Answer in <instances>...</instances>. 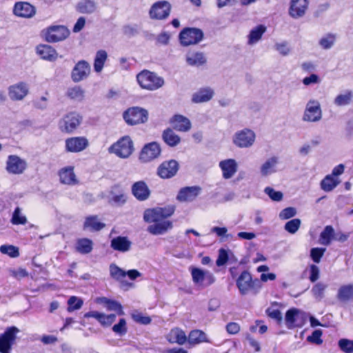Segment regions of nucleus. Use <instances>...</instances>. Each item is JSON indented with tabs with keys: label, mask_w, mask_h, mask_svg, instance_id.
Wrapping results in <instances>:
<instances>
[{
	"label": "nucleus",
	"mask_w": 353,
	"mask_h": 353,
	"mask_svg": "<svg viewBox=\"0 0 353 353\" xmlns=\"http://www.w3.org/2000/svg\"><path fill=\"white\" fill-rule=\"evenodd\" d=\"M176 211L174 205L146 209L143 212V220L150 223L147 231L152 235H161L173 228V223L168 220Z\"/></svg>",
	"instance_id": "obj_1"
},
{
	"label": "nucleus",
	"mask_w": 353,
	"mask_h": 353,
	"mask_svg": "<svg viewBox=\"0 0 353 353\" xmlns=\"http://www.w3.org/2000/svg\"><path fill=\"white\" fill-rule=\"evenodd\" d=\"M137 81L143 89L153 91L161 88L164 84L162 77L148 70H143L137 74Z\"/></svg>",
	"instance_id": "obj_2"
},
{
	"label": "nucleus",
	"mask_w": 353,
	"mask_h": 353,
	"mask_svg": "<svg viewBox=\"0 0 353 353\" xmlns=\"http://www.w3.org/2000/svg\"><path fill=\"white\" fill-rule=\"evenodd\" d=\"M82 122V117L77 112L64 114L58 122L59 130L65 134L74 132Z\"/></svg>",
	"instance_id": "obj_3"
},
{
	"label": "nucleus",
	"mask_w": 353,
	"mask_h": 353,
	"mask_svg": "<svg viewBox=\"0 0 353 353\" xmlns=\"http://www.w3.org/2000/svg\"><path fill=\"white\" fill-rule=\"evenodd\" d=\"M110 153H113L118 157L125 159L129 157L134 151V144L130 136L121 137L108 149Z\"/></svg>",
	"instance_id": "obj_4"
},
{
	"label": "nucleus",
	"mask_w": 353,
	"mask_h": 353,
	"mask_svg": "<svg viewBox=\"0 0 353 353\" xmlns=\"http://www.w3.org/2000/svg\"><path fill=\"white\" fill-rule=\"evenodd\" d=\"M236 285L241 295H245L251 291H257L260 288L258 279H253L248 270H243L236 280Z\"/></svg>",
	"instance_id": "obj_5"
},
{
	"label": "nucleus",
	"mask_w": 353,
	"mask_h": 353,
	"mask_svg": "<svg viewBox=\"0 0 353 353\" xmlns=\"http://www.w3.org/2000/svg\"><path fill=\"white\" fill-rule=\"evenodd\" d=\"M123 118L129 125L145 123L148 119V111L140 107H131L123 113Z\"/></svg>",
	"instance_id": "obj_6"
},
{
	"label": "nucleus",
	"mask_w": 353,
	"mask_h": 353,
	"mask_svg": "<svg viewBox=\"0 0 353 353\" xmlns=\"http://www.w3.org/2000/svg\"><path fill=\"white\" fill-rule=\"evenodd\" d=\"M42 34L47 42L57 43L66 39L70 35V31L65 26L57 25L46 28Z\"/></svg>",
	"instance_id": "obj_7"
},
{
	"label": "nucleus",
	"mask_w": 353,
	"mask_h": 353,
	"mask_svg": "<svg viewBox=\"0 0 353 353\" xmlns=\"http://www.w3.org/2000/svg\"><path fill=\"white\" fill-rule=\"evenodd\" d=\"M204 37L203 31L196 28H184L179 35L181 44L183 46H189L199 43Z\"/></svg>",
	"instance_id": "obj_8"
},
{
	"label": "nucleus",
	"mask_w": 353,
	"mask_h": 353,
	"mask_svg": "<svg viewBox=\"0 0 353 353\" xmlns=\"http://www.w3.org/2000/svg\"><path fill=\"white\" fill-rule=\"evenodd\" d=\"M19 332L15 326L6 328L3 334H0V353H10V350Z\"/></svg>",
	"instance_id": "obj_9"
},
{
	"label": "nucleus",
	"mask_w": 353,
	"mask_h": 353,
	"mask_svg": "<svg viewBox=\"0 0 353 353\" xmlns=\"http://www.w3.org/2000/svg\"><path fill=\"white\" fill-rule=\"evenodd\" d=\"M255 133L250 129L245 128L235 133L233 137L234 144L241 148H249L255 141Z\"/></svg>",
	"instance_id": "obj_10"
},
{
	"label": "nucleus",
	"mask_w": 353,
	"mask_h": 353,
	"mask_svg": "<svg viewBox=\"0 0 353 353\" xmlns=\"http://www.w3.org/2000/svg\"><path fill=\"white\" fill-rule=\"evenodd\" d=\"M179 169V163L174 159L163 161L158 167L157 174L163 179L174 176Z\"/></svg>",
	"instance_id": "obj_11"
},
{
	"label": "nucleus",
	"mask_w": 353,
	"mask_h": 353,
	"mask_svg": "<svg viewBox=\"0 0 353 353\" xmlns=\"http://www.w3.org/2000/svg\"><path fill=\"white\" fill-rule=\"evenodd\" d=\"M89 145L85 137H72L65 140V150L70 153H79L85 150Z\"/></svg>",
	"instance_id": "obj_12"
},
{
	"label": "nucleus",
	"mask_w": 353,
	"mask_h": 353,
	"mask_svg": "<svg viewBox=\"0 0 353 353\" xmlns=\"http://www.w3.org/2000/svg\"><path fill=\"white\" fill-rule=\"evenodd\" d=\"M190 271L192 281L196 285L209 286L214 282V276L208 271H205L196 267H190Z\"/></svg>",
	"instance_id": "obj_13"
},
{
	"label": "nucleus",
	"mask_w": 353,
	"mask_h": 353,
	"mask_svg": "<svg viewBox=\"0 0 353 353\" xmlns=\"http://www.w3.org/2000/svg\"><path fill=\"white\" fill-rule=\"evenodd\" d=\"M171 10V5L166 1L156 2L150 10V16L153 19L162 20L166 19Z\"/></svg>",
	"instance_id": "obj_14"
},
{
	"label": "nucleus",
	"mask_w": 353,
	"mask_h": 353,
	"mask_svg": "<svg viewBox=\"0 0 353 353\" xmlns=\"http://www.w3.org/2000/svg\"><path fill=\"white\" fill-rule=\"evenodd\" d=\"M285 321L289 329L301 327L305 324L304 315L296 308H291L286 312Z\"/></svg>",
	"instance_id": "obj_15"
},
{
	"label": "nucleus",
	"mask_w": 353,
	"mask_h": 353,
	"mask_svg": "<svg viewBox=\"0 0 353 353\" xmlns=\"http://www.w3.org/2000/svg\"><path fill=\"white\" fill-rule=\"evenodd\" d=\"M201 192V188L199 186H186L179 190L176 199L181 203H190L196 200Z\"/></svg>",
	"instance_id": "obj_16"
},
{
	"label": "nucleus",
	"mask_w": 353,
	"mask_h": 353,
	"mask_svg": "<svg viewBox=\"0 0 353 353\" xmlns=\"http://www.w3.org/2000/svg\"><path fill=\"white\" fill-rule=\"evenodd\" d=\"M27 168L25 160L17 155H9L6 161V170L8 173L13 174H22Z\"/></svg>",
	"instance_id": "obj_17"
},
{
	"label": "nucleus",
	"mask_w": 353,
	"mask_h": 353,
	"mask_svg": "<svg viewBox=\"0 0 353 353\" xmlns=\"http://www.w3.org/2000/svg\"><path fill=\"white\" fill-rule=\"evenodd\" d=\"M90 72V65L85 60L78 61L71 72V79L75 82H79L88 77Z\"/></svg>",
	"instance_id": "obj_18"
},
{
	"label": "nucleus",
	"mask_w": 353,
	"mask_h": 353,
	"mask_svg": "<svg viewBox=\"0 0 353 353\" xmlns=\"http://www.w3.org/2000/svg\"><path fill=\"white\" fill-rule=\"evenodd\" d=\"M321 117V110L318 101L310 100L306 106L303 120L306 121L314 122L319 121Z\"/></svg>",
	"instance_id": "obj_19"
},
{
	"label": "nucleus",
	"mask_w": 353,
	"mask_h": 353,
	"mask_svg": "<svg viewBox=\"0 0 353 353\" xmlns=\"http://www.w3.org/2000/svg\"><path fill=\"white\" fill-rule=\"evenodd\" d=\"M161 150L159 143L152 142L146 144L140 153V159L144 162H149L157 158L161 154Z\"/></svg>",
	"instance_id": "obj_20"
},
{
	"label": "nucleus",
	"mask_w": 353,
	"mask_h": 353,
	"mask_svg": "<svg viewBox=\"0 0 353 353\" xmlns=\"http://www.w3.org/2000/svg\"><path fill=\"white\" fill-rule=\"evenodd\" d=\"M14 14L22 18H31L35 13L36 10L34 6L28 2L19 1L15 3L13 8Z\"/></svg>",
	"instance_id": "obj_21"
},
{
	"label": "nucleus",
	"mask_w": 353,
	"mask_h": 353,
	"mask_svg": "<svg viewBox=\"0 0 353 353\" xmlns=\"http://www.w3.org/2000/svg\"><path fill=\"white\" fill-rule=\"evenodd\" d=\"M83 317L85 319L94 318L101 324V326L108 327L115 321L116 314H105L98 311H90L85 313Z\"/></svg>",
	"instance_id": "obj_22"
},
{
	"label": "nucleus",
	"mask_w": 353,
	"mask_h": 353,
	"mask_svg": "<svg viewBox=\"0 0 353 353\" xmlns=\"http://www.w3.org/2000/svg\"><path fill=\"white\" fill-rule=\"evenodd\" d=\"M165 339L170 344L183 345L187 343L188 337L184 330L179 327H174L165 335Z\"/></svg>",
	"instance_id": "obj_23"
},
{
	"label": "nucleus",
	"mask_w": 353,
	"mask_h": 353,
	"mask_svg": "<svg viewBox=\"0 0 353 353\" xmlns=\"http://www.w3.org/2000/svg\"><path fill=\"white\" fill-rule=\"evenodd\" d=\"M308 0H291L289 8L290 15L294 19L304 16L308 8Z\"/></svg>",
	"instance_id": "obj_24"
},
{
	"label": "nucleus",
	"mask_w": 353,
	"mask_h": 353,
	"mask_svg": "<svg viewBox=\"0 0 353 353\" xmlns=\"http://www.w3.org/2000/svg\"><path fill=\"white\" fill-rule=\"evenodd\" d=\"M132 193L140 201L147 200L150 196V190L146 183L143 181H139L133 183L132 185Z\"/></svg>",
	"instance_id": "obj_25"
},
{
	"label": "nucleus",
	"mask_w": 353,
	"mask_h": 353,
	"mask_svg": "<svg viewBox=\"0 0 353 353\" xmlns=\"http://www.w3.org/2000/svg\"><path fill=\"white\" fill-rule=\"evenodd\" d=\"M188 337L187 343L189 347H192L196 345L206 343H210L211 341L208 337L207 334L201 330L194 329L191 330Z\"/></svg>",
	"instance_id": "obj_26"
},
{
	"label": "nucleus",
	"mask_w": 353,
	"mask_h": 353,
	"mask_svg": "<svg viewBox=\"0 0 353 353\" xmlns=\"http://www.w3.org/2000/svg\"><path fill=\"white\" fill-rule=\"evenodd\" d=\"M28 93V87L24 82H19L8 88V94L12 101L22 100Z\"/></svg>",
	"instance_id": "obj_27"
},
{
	"label": "nucleus",
	"mask_w": 353,
	"mask_h": 353,
	"mask_svg": "<svg viewBox=\"0 0 353 353\" xmlns=\"http://www.w3.org/2000/svg\"><path fill=\"white\" fill-rule=\"evenodd\" d=\"M170 123L173 129L179 132H188L192 127V124L189 119L181 114H174L170 119Z\"/></svg>",
	"instance_id": "obj_28"
},
{
	"label": "nucleus",
	"mask_w": 353,
	"mask_h": 353,
	"mask_svg": "<svg viewBox=\"0 0 353 353\" xmlns=\"http://www.w3.org/2000/svg\"><path fill=\"white\" fill-rule=\"evenodd\" d=\"M219 167L222 171L223 177L225 179L232 178L237 172L238 165L236 161L233 159H228L221 161Z\"/></svg>",
	"instance_id": "obj_29"
},
{
	"label": "nucleus",
	"mask_w": 353,
	"mask_h": 353,
	"mask_svg": "<svg viewBox=\"0 0 353 353\" xmlns=\"http://www.w3.org/2000/svg\"><path fill=\"white\" fill-rule=\"evenodd\" d=\"M60 182L65 185H75L78 183V180L74 172L73 166H66L59 171Z\"/></svg>",
	"instance_id": "obj_30"
},
{
	"label": "nucleus",
	"mask_w": 353,
	"mask_h": 353,
	"mask_svg": "<svg viewBox=\"0 0 353 353\" xmlns=\"http://www.w3.org/2000/svg\"><path fill=\"white\" fill-rule=\"evenodd\" d=\"M37 53L44 60L54 61L58 57V53L51 46L41 44L37 47Z\"/></svg>",
	"instance_id": "obj_31"
},
{
	"label": "nucleus",
	"mask_w": 353,
	"mask_h": 353,
	"mask_svg": "<svg viewBox=\"0 0 353 353\" xmlns=\"http://www.w3.org/2000/svg\"><path fill=\"white\" fill-rule=\"evenodd\" d=\"M105 224L101 222L97 215H90L85 218L83 225L84 230H90L92 232H98L103 230Z\"/></svg>",
	"instance_id": "obj_32"
},
{
	"label": "nucleus",
	"mask_w": 353,
	"mask_h": 353,
	"mask_svg": "<svg viewBox=\"0 0 353 353\" xmlns=\"http://www.w3.org/2000/svg\"><path fill=\"white\" fill-rule=\"evenodd\" d=\"M132 243L126 236H117L111 241V248L117 251L125 252L130 249Z\"/></svg>",
	"instance_id": "obj_33"
},
{
	"label": "nucleus",
	"mask_w": 353,
	"mask_h": 353,
	"mask_svg": "<svg viewBox=\"0 0 353 353\" xmlns=\"http://www.w3.org/2000/svg\"><path fill=\"white\" fill-rule=\"evenodd\" d=\"M214 95V91L210 88H203L199 89L192 96L194 103H203L210 101Z\"/></svg>",
	"instance_id": "obj_34"
},
{
	"label": "nucleus",
	"mask_w": 353,
	"mask_h": 353,
	"mask_svg": "<svg viewBox=\"0 0 353 353\" xmlns=\"http://www.w3.org/2000/svg\"><path fill=\"white\" fill-rule=\"evenodd\" d=\"M162 139L170 147H175L181 142L180 137L170 128L163 130Z\"/></svg>",
	"instance_id": "obj_35"
},
{
	"label": "nucleus",
	"mask_w": 353,
	"mask_h": 353,
	"mask_svg": "<svg viewBox=\"0 0 353 353\" xmlns=\"http://www.w3.org/2000/svg\"><path fill=\"white\" fill-rule=\"evenodd\" d=\"M93 242L88 238H80L77 240L75 250L80 254H87L92 252Z\"/></svg>",
	"instance_id": "obj_36"
},
{
	"label": "nucleus",
	"mask_w": 353,
	"mask_h": 353,
	"mask_svg": "<svg viewBox=\"0 0 353 353\" xmlns=\"http://www.w3.org/2000/svg\"><path fill=\"white\" fill-rule=\"evenodd\" d=\"M337 299L343 302H347L353 299V285H341L338 290Z\"/></svg>",
	"instance_id": "obj_37"
},
{
	"label": "nucleus",
	"mask_w": 353,
	"mask_h": 353,
	"mask_svg": "<svg viewBox=\"0 0 353 353\" xmlns=\"http://www.w3.org/2000/svg\"><path fill=\"white\" fill-rule=\"evenodd\" d=\"M340 181L332 175L325 176L321 181V188L325 192L332 191L339 184Z\"/></svg>",
	"instance_id": "obj_38"
},
{
	"label": "nucleus",
	"mask_w": 353,
	"mask_h": 353,
	"mask_svg": "<svg viewBox=\"0 0 353 353\" xmlns=\"http://www.w3.org/2000/svg\"><path fill=\"white\" fill-rule=\"evenodd\" d=\"M108 59V54L104 50H99L97 52L94 60V70L96 72H101L104 64Z\"/></svg>",
	"instance_id": "obj_39"
},
{
	"label": "nucleus",
	"mask_w": 353,
	"mask_h": 353,
	"mask_svg": "<svg viewBox=\"0 0 353 353\" xmlns=\"http://www.w3.org/2000/svg\"><path fill=\"white\" fill-rule=\"evenodd\" d=\"M186 61L189 65L194 66H200L206 63L204 54L200 52L189 53L187 55Z\"/></svg>",
	"instance_id": "obj_40"
},
{
	"label": "nucleus",
	"mask_w": 353,
	"mask_h": 353,
	"mask_svg": "<svg viewBox=\"0 0 353 353\" xmlns=\"http://www.w3.org/2000/svg\"><path fill=\"white\" fill-rule=\"evenodd\" d=\"M266 29V27L262 24L258 25L253 28L248 35V43L253 44L259 41L265 32Z\"/></svg>",
	"instance_id": "obj_41"
},
{
	"label": "nucleus",
	"mask_w": 353,
	"mask_h": 353,
	"mask_svg": "<svg viewBox=\"0 0 353 353\" xmlns=\"http://www.w3.org/2000/svg\"><path fill=\"white\" fill-rule=\"evenodd\" d=\"M76 9L79 13L90 14L95 10L96 5L92 0H81L77 4Z\"/></svg>",
	"instance_id": "obj_42"
},
{
	"label": "nucleus",
	"mask_w": 353,
	"mask_h": 353,
	"mask_svg": "<svg viewBox=\"0 0 353 353\" xmlns=\"http://www.w3.org/2000/svg\"><path fill=\"white\" fill-rule=\"evenodd\" d=\"M85 92L80 85L69 88L66 96L72 100L81 101L84 98Z\"/></svg>",
	"instance_id": "obj_43"
},
{
	"label": "nucleus",
	"mask_w": 353,
	"mask_h": 353,
	"mask_svg": "<svg viewBox=\"0 0 353 353\" xmlns=\"http://www.w3.org/2000/svg\"><path fill=\"white\" fill-rule=\"evenodd\" d=\"M334 236V230L332 225H327L320 234L321 243L328 245Z\"/></svg>",
	"instance_id": "obj_44"
},
{
	"label": "nucleus",
	"mask_w": 353,
	"mask_h": 353,
	"mask_svg": "<svg viewBox=\"0 0 353 353\" xmlns=\"http://www.w3.org/2000/svg\"><path fill=\"white\" fill-rule=\"evenodd\" d=\"M336 39V34L327 33L319 40V43L323 49L327 50L334 46Z\"/></svg>",
	"instance_id": "obj_45"
},
{
	"label": "nucleus",
	"mask_w": 353,
	"mask_h": 353,
	"mask_svg": "<svg viewBox=\"0 0 353 353\" xmlns=\"http://www.w3.org/2000/svg\"><path fill=\"white\" fill-rule=\"evenodd\" d=\"M83 304V301L81 298L76 296H72L68 300V308L67 310L69 312H72L74 310H79Z\"/></svg>",
	"instance_id": "obj_46"
},
{
	"label": "nucleus",
	"mask_w": 353,
	"mask_h": 353,
	"mask_svg": "<svg viewBox=\"0 0 353 353\" xmlns=\"http://www.w3.org/2000/svg\"><path fill=\"white\" fill-rule=\"evenodd\" d=\"M0 252L3 254H7L12 258H16L19 256V250L17 246L12 245H2L0 246Z\"/></svg>",
	"instance_id": "obj_47"
},
{
	"label": "nucleus",
	"mask_w": 353,
	"mask_h": 353,
	"mask_svg": "<svg viewBox=\"0 0 353 353\" xmlns=\"http://www.w3.org/2000/svg\"><path fill=\"white\" fill-rule=\"evenodd\" d=\"M110 273L111 277L117 281H121L126 276L125 271H124L115 264L110 265Z\"/></svg>",
	"instance_id": "obj_48"
},
{
	"label": "nucleus",
	"mask_w": 353,
	"mask_h": 353,
	"mask_svg": "<svg viewBox=\"0 0 353 353\" xmlns=\"http://www.w3.org/2000/svg\"><path fill=\"white\" fill-rule=\"evenodd\" d=\"M277 163V158L275 157H271L268 159L261 166V172L263 176L268 175L271 172H273V168Z\"/></svg>",
	"instance_id": "obj_49"
},
{
	"label": "nucleus",
	"mask_w": 353,
	"mask_h": 353,
	"mask_svg": "<svg viewBox=\"0 0 353 353\" xmlns=\"http://www.w3.org/2000/svg\"><path fill=\"white\" fill-rule=\"evenodd\" d=\"M11 223L13 225H25L27 223V218L26 216L21 214V209L17 207L12 214Z\"/></svg>",
	"instance_id": "obj_50"
},
{
	"label": "nucleus",
	"mask_w": 353,
	"mask_h": 353,
	"mask_svg": "<svg viewBox=\"0 0 353 353\" xmlns=\"http://www.w3.org/2000/svg\"><path fill=\"white\" fill-rule=\"evenodd\" d=\"M352 98L351 91H347L345 94H339L334 99V103L338 106H343L350 103Z\"/></svg>",
	"instance_id": "obj_51"
},
{
	"label": "nucleus",
	"mask_w": 353,
	"mask_h": 353,
	"mask_svg": "<svg viewBox=\"0 0 353 353\" xmlns=\"http://www.w3.org/2000/svg\"><path fill=\"white\" fill-rule=\"evenodd\" d=\"M301 220L294 219L288 221L285 225V230L290 234H294L300 228Z\"/></svg>",
	"instance_id": "obj_52"
},
{
	"label": "nucleus",
	"mask_w": 353,
	"mask_h": 353,
	"mask_svg": "<svg viewBox=\"0 0 353 353\" xmlns=\"http://www.w3.org/2000/svg\"><path fill=\"white\" fill-rule=\"evenodd\" d=\"M266 314L271 319L275 320L278 324H281L283 321V316L279 309L268 307L265 310Z\"/></svg>",
	"instance_id": "obj_53"
},
{
	"label": "nucleus",
	"mask_w": 353,
	"mask_h": 353,
	"mask_svg": "<svg viewBox=\"0 0 353 353\" xmlns=\"http://www.w3.org/2000/svg\"><path fill=\"white\" fill-rule=\"evenodd\" d=\"M126 321L125 319H120L118 323L112 327V331L116 334L123 336L127 332Z\"/></svg>",
	"instance_id": "obj_54"
},
{
	"label": "nucleus",
	"mask_w": 353,
	"mask_h": 353,
	"mask_svg": "<svg viewBox=\"0 0 353 353\" xmlns=\"http://www.w3.org/2000/svg\"><path fill=\"white\" fill-rule=\"evenodd\" d=\"M325 252V248H312L310 250L311 259L314 263H319L321 261V259L323 257Z\"/></svg>",
	"instance_id": "obj_55"
},
{
	"label": "nucleus",
	"mask_w": 353,
	"mask_h": 353,
	"mask_svg": "<svg viewBox=\"0 0 353 353\" xmlns=\"http://www.w3.org/2000/svg\"><path fill=\"white\" fill-rule=\"evenodd\" d=\"M339 346L345 353L353 352V341L342 339L339 341Z\"/></svg>",
	"instance_id": "obj_56"
},
{
	"label": "nucleus",
	"mask_w": 353,
	"mask_h": 353,
	"mask_svg": "<svg viewBox=\"0 0 353 353\" xmlns=\"http://www.w3.org/2000/svg\"><path fill=\"white\" fill-rule=\"evenodd\" d=\"M132 319L134 322L141 325H149L152 321V319L149 316H144L141 312L132 314Z\"/></svg>",
	"instance_id": "obj_57"
},
{
	"label": "nucleus",
	"mask_w": 353,
	"mask_h": 353,
	"mask_svg": "<svg viewBox=\"0 0 353 353\" xmlns=\"http://www.w3.org/2000/svg\"><path fill=\"white\" fill-rule=\"evenodd\" d=\"M106 307L108 310L115 311L117 314L119 316L124 314L123 306L119 302L115 300L111 299L110 302L107 305Z\"/></svg>",
	"instance_id": "obj_58"
},
{
	"label": "nucleus",
	"mask_w": 353,
	"mask_h": 353,
	"mask_svg": "<svg viewBox=\"0 0 353 353\" xmlns=\"http://www.w3.org/2000/svg\"><path fill=\"white\" fill-rule=\"evenodd\" d=\"M322 334L323 332L321 330H316L310 336H307V341L316 345H321L323 343Z\"/></svg>",
	"instance_id": "obj_59"
},
{
	"label": "nucleus",
	"mask_w": 353,
	"mask_h": 353,
	"mask_svg": "<svg viewBox=\"0 0 353 353\" xmlns=\"http://www.w3.org/2000/svg\"><path fill=\"white\" fill-rule=\"evenodd\" d=\"M228 260H229V256H228V252L225 249L221 248L219 250L218 258L216 261V265L218 267L223 266L225 264H226V263L228 261Z\"/></svg>",
	"instance_id": "obj_60"
},
{
	"label": "nucleus",
	"mask_w": 353,
	"mask_h": 353,
	"mask_svg": "<svg viewBox=\"0 0 353 353\" xmlns=\"http://www.w3.org/2000/svg\"><path fill=\"white\" fill-rule=\"evenodd\" d=\"M265 192L270 196V198L274 201H280L283 199V193L279 191H275L272 188L267 187L265 189Z\"/></svg>",
	"instance_id": "obj_61"
},
{
	"label": "nucleus",
	"mask_w": 353,
	"mask_h": 353,
	"mask_svg": "<svg viewBox=\"0 0 353 353\" xmlns=\"http://www.w3.org/2000/svg\"><path fill=\"white\" fill-rule=\"evenodd\" d=\"M326 287L327 286L322 283H316L312 289L313 295L316 298H321V299L323 298L324 291H325Z\"/></svg>",
	"instance_id": "obj_62"
},
{
	"label": "nucleus",
	"mask_w": 353,
	"mask_h": 353,
	"mask_svg": "<svg viewBox=\"0 0 353 353\" xmlns=\"http://www.w3.org/2000/svg\"><path fill=\"white\" fill-rule=\"evenodd\" d=\"M310 276L309 279L312 283L316 282L320 276V270L319 267L315 264H311L309 266Z\"/></svg>",
	"instance_id": "obj_63"
},
{
	"label": "nucleus",
	"mask_w": 353,
	"mask_h": 353,
	"mask_svg": "<svg viewBox=\"0 0 353 353\" xmlns=\"http://www.w3.org/2000/svg\"><path fill=\"white\" fill-rule=\"evenodd\" d=\"M296 212L295 208L288 207L283 209L280 213V217L282 219H288L295 216Z\"/></svg>",
	"instance_id": "obj_64"
}]
</instances>
